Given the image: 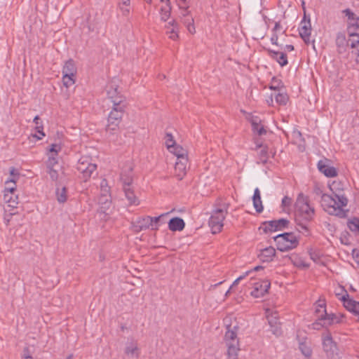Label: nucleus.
<instances>
[{"label":"nucleus","mask_w":359,"mask_h":359,"mask_svg":"<svg viewBox=\"0 0 359 359\" xmlns=\"http://www.w3.org/2000/svg\"><path fill=\"white\" fill-rule=\"evenodd\" d=\"M321 205L330 215L337 216L340 218L346 217V211L343 207L347 205L348 199L341 194L333 193L332 195L324 194L321 197Z\"/></svg>","instance_id":"obj_1"},{"label":"nucleus","mask_w":359,"mask_h":359,"mask_svg":"<svg viewBox=\"0 0 359 359\" xmlns=\"http://www.w3.org/2000/svg\"><path fill=\"white\" fill-rule=\"evenodd\" d=\"M230 327V326L227 327V331L224 335V342L227 347V355L229 359H236L238 353L240 351L239 341L236 332L238 327L234 326L233 330H231Z\"/></svg>","instance_id":"obj_2"},{"label":"nucleus","mask_w":359,"mask_h":359,"mask_svg":"<svg viewBox=\"0 0 359 359\" xmlns=\"http://www.w3.org/2000/svg\"><path fill=\"white\" fill-rule=\"evenodd\" d=\"M295 211L297 217L309 222L314 216V209L311 207L309 200L302 193L299 194L295 203Z\"/></svg>","instance_id":"obj_3"},{"label":"nucleus","mask_w":359,"mask_h":359,"mask_svg":"<svg viewBox=\"0 0 359 359\" xmlns=\"http://www.w3.org/2000/svg\"><path fill=\"white\" fill-rule=\"evenodd\" d=\"M277 249L281 252L288 251L295 248L299 241L292 233H283L274 236Z\"/></svg>","instance_id":"obj_4"},{"label":"nucleus","mask_w":359,"mask_h":359,"mask_svg":"<svg viewBox=\"0 0 359 359\" xmlns=\"http://www.w3.org/2000/svg\"><path fill=\"white\" fill-rule=\"evenodd\" d=\"M228 205L225 203L213 210L209 219V226L212 233L219 232L223 227V221L227 213Z\"/></svg>","instance_id":"obj_5"},{"label":"nucleus","mask_w":359,"mask_h":359,"mask_svg":"<svg viewBox=\"0 0 359 359\" xmlns=\"http://www.w3.org/2000/svg\"><path fill=\"white\" fill-rule=\"evenodd\" d=\"M127 105L128 104H123V106L111 107V110L109 112L107 118V125L106 127V130L107 132L112 133L118 129Z\"/></svg>","instance_id":"obj_6"},{"label":"nucleus","mask_w":359,"mask_h":359,"mask_svg":"<svg viewBox=\"0 0 359 359\" xmlns=\"http://www.w3.org/2000/svg\"><path fill=\"white\" fill-rule=\"evenodd\" d=\"M76 169L81 177L87 181L93 174H96L97 165L88 156H81L76 164Z\"/></svg>","instance_id":"obj_7"},{"label":"nucleus","mask_w":359,"mask_h":359,"mask_svg":"<svg viewBox=\"0 0 359 359\" xmlns=\"http://www.w3.org/2000/svg\"><path fill=\"white\" fill-rule=\"evenodd\" d=\"M118 86L116 81H111L106 87L107 97L112 103V107L128 104L126 97L118 90Z\"/></svg>","instance_id":"obj_8"},{"label":"nucleus","mask_w":359,"mask_h":359,"mask_svg":"<svg viewBox=\"0 0 359 359\" xmlns=\"http://www.w3.org/2000/svg\"><path fill=\"white\" fill-rule=\"evenodd\" d=\"M265 314L271 327V332L276 336L281 335L282 330L278 322V312L271 309H266Z\"/></svg>","instance_id":"obj_9"},{"label":"nucleus","mask_w":359,"mask_h":359,"mask_svg":"<svg viewBox=\"0 0 359 359\" xmlns=\"http://www.w3.org/2000/svg\"><path fill=\"white\" fill-rule=\"evenodd\" d=\"M323 346L327 356L331 359H334V356L337 354V345L328 332L323 335Z\"/></svg>","instance_id":"obj_10"},{"label":"nucleus","mask_w":359,"mask_h":359,"mask_svg":"<svg viewBox=\"0 0 359 359\" xmlns=\"http://www.w3.org/2000/svg\"><path fill=\"white\" fill-rule=\"evenodd\" d=\"M318 170L327 177H334L338 175L337 170L330 165L327 158L320 160L317 164Z\"/></svg>","instance_id":"obj_11"},{"label":"nucleus","mask_w":359,"mask_h":359,"mask_svg":"<svg viewBox=\"0 0 359 359\" xmlns=\"http://www.w3.org/2000/svg\"><path fill=\"white\" fill-rule=\"evenodd\" d=\"M289 224L287 219L281 218L277 220H271L265 222L263 225L264 226V231H281L286 228Z\"/></svg>","instance_id":"obj_12"},{"label":"nucleus","mask_w":359,"mask_h":359,"mask_svg":"<svg viewBox=\"0 0 359 359\" xmlns=\"http://www.w3.org/2000/svg\"><path fill=\"white\" fill-rule=\"evenodd\" d=\"M299 32L301 38L306 43H310V36L311 32V25L310 18L306 19V15L301 21Z\"/></svg>","instance_id":"obj_13"},{"label":"nucleus","mask_w":359,"mask_h":359,"mask_svg":"<svg viewBox=\"0 0 359 359\" xmlns=\"http://www.w3.org/2000/svg\"><path fill=\"white\" fill-rule=\"evenodd\" d=\"M270 283L269 280H265L254 283V289L251 292L252 296L255 298L263 297L270 288Z\"/></svg>","instance_id":"obj_14"},{"label":"nucleus","mask_w":359,"mask_h":359,"mask_svg":"<svg viewBox=\"0 0 359 359\" xmlns=\"http://www.w3.org/2000/svg\"><path fill=\"white\" fill-rule=\"evenodd\" d=\"M319 306L323 309V313H325L324 318L322 320H325V323L330 326L334 323H340L341 318H344V315L340 314L339 316L334 313H327L325 309V303L322 302Z\"/></svg>","instance_id":"obj_15"},{"label":"nucleus","mask_w":359,"mask_h":359,"mask_svg":"<svg viewBox=\"0 0 359 359\" xmlns=\"http://www.w3.org/2000/svg\"><path fill=\"white\" fill-rule=\"evenodd\" d=\"M124 352L126 355L131 358H138L140 355V349L138 347L137 341L131 340L128 341Z\"/></svg>","instance_id":"obj_16"},{"label":"nucleus","mask_w":359,"mask_h":359,"mask_svg":"<svg viewBox=\"0 0 359 359\" xmlns=\"http://www.w3.org/2000/svg\"><path fill=\"white\" fill-rule=\"evenodd\" d=\"M133 227L135 231L137 232L146 230L150 227H151V229H154V228L152 227V217L147 216L138 219L134 223ZM155 229H157V227H155Z\"/></svg>","instance_id":"obj_17"},{"label":"nucleus","mask_w":359,"mask_h":359,"mask_svg":"<svg viewBox=\"0 0 359 359\" xmlns=\"http://www.w3.org/2000/svg\"><path fill=\"white\" fill-rule=\"evenodd\" d=\"M187 164L188 157H182L181 159H177L175 165V175L179 180H182L186 175Z\"/></svg>","instance_id":"obj_18"},{"label":"nucleus","mask_w":359,"mask_h":359,"mask_svg":"<svg viewBox=\"0 0 359 359\" xmlns=\"http://www.w3.org/2000/svg\"><path fill=\"white\" fill-rule=\"evenodd\" d=\"M165 33L169 38L172 40H177L178 38L179 24L175 20H172L165 25Z\"/></svg>","instance_id":"obj_19"},{"label":"nucleus","mask_w":359,"mask_h":359,"mask_svg":"<svg viewBox=\"0 0 359 359\" xmlns=\"http://www.w3.org/2000/svg\"><path fill=\"white\" fill-rule=\"evenodd\" d=\"M132 170L133 168L130 165L122 170L120 175V180L122 182L123 187L132 186L133 182Z\"/></svg>","instance_id":"obj_20"},{"label":"nucleus","mask_w":359,"mask_h":359,"mask_svg":"<svg viewBox=\"0 0 359 359\" xmlns=\"http://www.w3.org/2000/svg\"><path fill=\"white\" fill-rule=\"evenodd\" d=\"M335 43L337 47V50L339 53H343L346 51V48L348 46V41L346 40L345 34L338 32L337 34Z\"/></svg>","instance_id":"obj_21"},{"label":"nucleus","mask_w":359,"mask_h":359,"mask_svg":"<svg viewBox=\"0 0 359 359\" xmlns=\"http://www.w3.org/2000/svg\"><path fill=\"white\" fill-rule=\"evenodd\" d=\"M267 51L269 56L273 60H276L281 67H284L287 65L288 62L285 53L283 52L275 51L271 49H268Z\"/></svg>","instance_id":"obj_22"},{"label":"nucleus","mask_w":359,"mask_h":359,"mask_svg":"<svg viewBox=\"0 0 359 359\" xmlns=\"http://www.w3.org/2000/svg\"><path fill=\"white\" fill-rule=\"evenodd\" d=\"M98 203L100 205L99 211L100 213L107 215V211L111 208V195L100 196Z\"/></svg>","instance_id":"obj_23"},{"label":"nucleus","mask_w":359,"mask_h":359,"mask_svg":"<svg viewBox=\"0 0 359 359\" xmlns=\"http://www.w3.org/2000/svg\"><path fill=\"white\" fill-rule=\"evenodd\" d=\"M125 196L128 201L129 205H137L140 203L139 199L136 196L132 186L123 187Z\"/></svg>","instance_id":"obj_24"},{"label":"nucleus","mask_w":359,"mask_h":359,"mask_svg":"<svg viewBox=\"0 0 359 359\" xmlns=\"http://www.w3.org/2000/svg\"><path fill=\"white\" fill-rule=\"evenodd\" d=\"M276 255V250L273 247H268L261 250L259 258L263 262H269Z\"/></svg>","instance_id":"obj_25"},{"label":"nucleus","mask_w":359,"mask_h":359,"mask_svg":"<svg viewBox=\"0 0 359 359\" xmlns=\"http://www.w3.org/2000/svg\"><path fill=\"white\" fill-rule=\"evenodd\" d=\"M185 223L180 217L172 218L168 222V228L172 231H180L184 229Z\"/></svg>","instance_id":"obj_26"},{"label":"nucleus","mask_w":359,"mask_h":359,"mask_svg":"<svg viewBox=\"0 0 359 359\" xmlns=\"http://www.w3.org/2000/svg\"><path fill=\"white\" fill-rule=\"evenodd\" d=\"M253 205L256 211L259 213L263 211L264 207L261 199L260 191L258 188H256L254 191V195L252 196Z\"/></svg>","instance_id":"obj_27"},{"label":"nucleus","mask_w":359,"mask_h":359,"mask_svg":"<svg viewBox=\"0 0 359 359\" xmlns=\"http://www.w3.org/2000/svg\"><path fill=\"white\" fill-rule=\"evenodd\" d=\"M76 73V68L73 60H67L62 69L63 74H69L70 76H75Z\"/></svg>","instance_id":"obj_28"},{"label":"nucleus","mask_w":359,"mask_h":359,"mask_svg":"<svg viewBox=\"0 0 359 359\" xmlns=\"http://www.w3.org/2000/svg\"><path fill=\"white\" fill-rule=\"evenodd\" d=\"M352 29H359V18H355V20L350 21L347 27V32L350 37L358 36L359 33L352 32Z\"/></svg>","instance_id":"obj_29"},{"label":"nucleus","mask_w":359,"mask_h":359,"mask_svg":"<svg viewBox=\"0 0 359 359\" xmlns=\"http://www.w3.org/2000/svg\"><path fill=\"white\" fill-rule=\"evenodd\" d=\"M273 97H275L276 102L279 105H285L288 101V96L285 93H275L274 94L271 95V101L273 102Z\"/></svg>","instance_id":"obj_30"},{"label":"nucleus","mask_w":359,"mask_h":359,"mask_svg":"<svg viewBox=\"0 0 359 359\" xmlns=\"http://www.w3.org/2000/svg\"><path fill=\"white\" fill-rule=\"evenodd\" d=\"M169 151L177 157V159H181L182 157H187V151L180 145L176 144Z\"/></svg>","instance_id":"obj_31"},{"label":"nucleus","mask_w":359,"mask_h":359,"mask_svg":"<svg viewBox=\"0 0 359 359\" xmlns=\"http://www.w3.org/2000/svg\"><path fill=\"white\" fill-rule=\"evenodd\" d=\"M259 161L263 164H265L267 162L269 157V148L266 146H259Z\"/></svg>","instance_id":"obj_32"},{"label":"nucleus","mask_w":359,"mask_h":359,"mask_svg":"<svg viewBox=\"0 0 359 359\" xmlns=\"http://www.w3.org/2000/svg\"><path fill=\"white\" fill-rule=\"evenodd\" d=\"M4 199L12 208H15L18 203V196L14 194L4 193Z\"/></svg>","instance_id":"obj_33"},{"label":"nucleus","mask_w":359,"mask_h":359,"mask_svg":"<svg viewBox=\"0 0 359 359\" xmlns=\"http://www.w3.org/2000/svg\"><path fill=\"white\" fill-rule=\"evenodd\" d=\"M171 14V6L170 4H166L165 6H162L160 10L161 20L166 22Z\"/></svg>","instance_id":"obj_34"},{"label":"nucleus","mask_w":359,"mask_h":359,"mask_svg":"<svg viewBox=\"0 0 359 359\" xmlns=\"http://www.w3.org/2000/svg\"><path fill=\"white\" fill-rule=\"evenodd\" d=\"M182 22L184 24V25L187 27V29L189 33L194 34L195 33V27L194 25V18L192 16H188L187 18H184L181 19Z\"/></svg>","instance_id":"obj_35"},{"label":"nucleus","mask_w":359,"mask_h":359,"mask_svg":"<svg viewBox=\"0 0 359 359\" xmlns=\"http://www.w3.org/2000/svg\"><path fill=\"white\" fill-rule=\"evenodd\" d=\"M323 318V313L318 316V319L316 320V321L311 324L312 328L318 330L322 327H328V325L325 323V320H322V318Z\"/></svg>","instance_id":"obj_36"},{"label":"nucleus","mask_w":359,"mask_h":359,"mask_svg":"<svg viewBox=\"0 0 359 359\" xmlns=\"http://www.w3.org/2000/svg\"><path fill=\"white\" fill-rule=\"evenodd\" d=\"M178 6L180 9L181 10L180 17L181 19H183L184 18H187L188 16H190V12L188 11L189 5H188V1L186 2L185 4H184L182 1H178Z\"/></svg>","instance_id":"obj_37"},{"label":"nucleus","mask_w":359,"mask_h":359,"mask_svg":"<svg viewBox=\"0 0 359 359\" xmlns=\"http://www.w3.org/2000/svg\"><path fill=\"white\" fill-rule=\"evenodd\" d=\"M57 200L59 203H65L67 201V189L62 187L61 189L59 188L56 190Z\"/></svg>","instance_id":"obj_38"},{"label":"nucleus","mask_w":359,"mask_h":359,"mask_svg":"<svg viewBox=\"0 0 359 359\" xmlns=\"http://www.w3.org/2000/svg\"><path fill=\"white\" fill-rule=\"evenodd\" d=\"M290 259L292 262L298 267L307 268L309 267V264H306L304 260L301 258L298 257L297 255H292L290 257Z\"/></svg>","instance_id":"obj_39"},{"label":"nucleus","mask_w":359,"mask_h":359,"mask_svg":"<svg viewBox=\"0 0 359 359\" xmlns=\"http://www.w3.org/2000/svg\"><path fill=\"white\" fill-rule=\"evenodd\" d=\"M111 195L110 187L108 185L107 180L103 179L100 183V196Z\"/></svg>","instance_id":"obj_40"},{"label":"nucleus","mask_w":359,"mask_h":359,"mask_svg":"<svg viewBox=\"0 0 359 359\" xmlns=\"http://www.w3.org/2000/svg\"><path fill=\"white\" fill-rule=\"evenodd\" d=\"M62 81L65 86L69 88L75 83V76H70L69 74H63Z\"/></svg>","instance_id":"obj_41"},{"label":"nucleus","mask_w":359,"mask_h":359,"mask_svg":"<svg viewBox=\"0 0 359 359\" xmlns=\"http://www.w3.org/2000/svg\"><path fill=\"white\" fill-rule=\"evenodd\" d=\"M299 349L302 352V353L306 358L311 357L312 354V351L311 348L307 346L305 343H300L299 344Z\"/></svg>","instance_id":"obj_42"},{"label":"nucleus","mask_w":359,"mask_h":359,"mask_svg":"<svg viewBox=\"0 0 359 359\" xmlns=\"http://www.w3.org/2000/svg\"><path fill=\"white\" fill-rule=\"evenodd\" d=\"M59 167L57 160L54 155L50 156L46 162V168H53Z\"/></svg>","instance_id":"obj_43"},{"label":"nucleus","mask_w":359,"mask_h":359,"mask_svg":"<svg viewBox=\"0 0 359 359\" xmlns=\"http://www.w3.org/2000/svg\"><path fill=\"white\" fill-rule=\"evenodd\" d=\"M10 175L11 176L6 182V184H15L16 182L17 179L19 177V174L17 170L12 168L10 170Z\"/></svg>","instance_id":"obj_44"},{"label":"nucleus","mask_w":359,"mask_h":359,"mask_svg":"<svg viewBox=\"0 0 359 359\" xmlns=\"http://www.w3.org/2000/svg\"><path fill=\"white\" fill-rule=\"evenodd\" d=\"M165 144L168 150L172 149V147L176 145L173 136L170 133L166 134Z\"/></svg>","instance_id":"obj_45"},{"label":"nucleus","mask_w":359,"mask_h":359,"mask_svg":"<svg viewBox=\"0 0 359 359\" xmlns=\"http://www.w3.org/2000/svg\"><path fill=\"white\" fill-rule=\"evenodd\" d=\"M47 172L49 174L50 177L53 181H57L58 179V170L57 168H48Z\"/></svg>","instance_id":"obj_46"},{"label":"nucleus","mask_w":359,"mask_h":359,"mask_svg":"<svg viewBox=\"0 0 359 359\" xmlns=\"http://www.w3.org/2000/svg\"><path fill=\"white\" fill-rule=\"evenodd\" d=\"M252 129L254 133H257L259 135H263L266 133V130L264 129V126L261 125V123L257 124V126H252Z\"/></svg>","instance_id":"obj_47"},{"label":"nucleus","mask_w":359,"mask_h":359,"mask_svg":"<svg viewBox=\"0 0 359 359\" xmlns=\"http://www.w3.org/2000/svg\"><path fill=\"white\" fill-rule=\"evenodd\" d=\"M33 122L35 123V130L36 132H40L41 130H43V123L41 121L39 116L37 115L34 118Z\"/></svg>","instance_id":"obj_48"},{"label":"nucleus","mask_w":359,"mask_h":359,"mask_svg":"<svg viewBox=\"0 0 359 359\" xmlns=\"http://www.w3.org/2000/svg\"><path fill=\"white\" fill-rule=\"evenodd\" d=\"M353 37H356V39H349L348 41V46H351V48H356V50H358V48H359V34L358 36H354Z\"/></svg>","instance_id":"obj_49"},{"label":"nucleus","mask_w":359,"mask_h":359,"mask_svg":"<svg viewBox=\"0 0 359 359\" xmlns=\"http://www.w3.org/2000/svg\"><path fill=\"white\" fill-rule=\"evenodd\" d=\"M247 118L251 123L252 126H257V124L261 123L262 121L259 117L253 115H249Z\"/></svg>","instance_id":"obj_50"},{"label":"nucleus","mask_w":359,"mask_h":359,"mask_svg":"<svg viewBox=\"0 0 359 359\" xmlns=\"http://www.w3.org/2000/svg\"><path fill=\"white\" fill-rule=\"evenodd\" d=\"M130 4H121L119 1V8L124 15H128L130 13V8H129Z\"/></svg>","instance_id":"obj_51"},{"label":"nucleus","mask_w":359,"mask_h":359,"mask_svg":"<svg viewBox=\"0 0 359 359\" xmlns=\"http://www.w3.org/2000/svg\"><path fill=\"white\" fill-rule=\"evenodd\" d=\"M343 13L345 14V15L348 18V19L350 21L355 20V15L351 9L346 8V9L344 10Z\"/></svg>","instance_id":"obj_52"},{"label":"nucleus","mask_w":359,"mask_h":359,"mask_svg":"<svg viewBox=\"0 0 359 359\" xmlns=\"http://www.w3.org/2000/svg\"><path fill=\"white\" fill-rule=\"evenodd\" d=\"M291 203H292V198L288 196H285L282 199L281 205L284 208L290 207L291 205Z\"/></svg>","instance_id":"obj_53"},{"label":"nucleus","mask_w":359,"mask_h":359,"mask_svg":"<svg viewBox=\"0 0 359 359\" xmlns=\"http://www.w3.org/2000/svg\"><path fill=\"white\" fill-rule=\"evenodd\" d=\"M61 149V147L60 145L57 144H51L50 146V148L49 149V151L51 152V153H55V156H57L58 152L60 151Z\"/></svg>","instance_id":"obj_54"},{"label":"nucleus","mask_w":359,"mask_h":359,"mask_svg":"<svg viewBox=\"0 0 359 359\" xmlns=\"http://www.w3.org/2000/svg\"><path fill=\"white\" fill-rule=\"evenodd\" d=\"M7 187L4 189V193H10L11 194H13L15 191V183L12 184V185H10L11 184H6Z\"/></svg>","instance_id":"obj_55"},{"label":"nucleus","mask_w":359,"mask_h":359,"mask_svg":"<svg viewBox=\"0 0 359 359\" xmlns=\"http://www.w3.org/2000/svg\"><path fill=\"white\" fill-rule=\"evenodd\" d=\"M251 272V271H246L243 275L239 276L238 278H237L233 283V284L231 285V288H232L233 287H234L235 285H238V283L243 280L245 276H247Z\"/></svg>","instance_id":"obj_56"},{"label":"nucleus","mask_w":359,"mask_h":359,"mask_svg":"<svg viewBox=\"0 0 359 359\" xmlns=\"http://www.w3.org/2000/svg\"><path fill=\"white\" fill-rule=\"evenodd\" d=\"M298 226H299V228H297V230L299 232H301L302 233H308L309 232L308 228H307L306 224H298Z\"/></svg>","instance_id":"obj_57"},{"label":"nucleus","mask_w":359,"mask_h":359,"mask_svg":"<svg viewBox=\"0 0 359 359\" xmlns=\"http://www.w3.org/2000/svg\"><path fill=\"white\" fill-rule=\"evenodd\" d=\"M168 214H169V212H166L164 214H161V215H159L158 217H152V226L154 225V224H156L158 222H160L161 217L166 216Z\"/></svg>","instance_id":"obj_58"},{"label":"nucleus","mask_w":359,"mask_h":359,"mask_svg":"<svg viewBox=\"0 0 359 359\" xmlns=\"http://www.w3.org/2000/svg\"><path fill=\"white\" fill-rule=\"evenodd\" d=\"M278 34L276 33H273L272 36L271 37V42L273 44L278 46Z\"/></svg>","instance_id":"obj_59"},{"label":"nucleus","mask_w":359,"mask_h":359,"mask_svg":"<svg viewBox=\"0 0 359 359\" xmlns=\"http://www.w3.org/2000/svg\"><path fill=\"white\" fill-rule=\"evenodd\" d=\"M282 26L280 25V23L279 22H276L275 26L273 29V32L274 33H276L277 32H279L282 30Z\"/></svg>","instance_id":"obj_60"},{"label":"nucleus","mask_w":359,"mask_h":359,"mask_svg":"<svg viewBox=\"0 0 359 359\" xmlns=\"http://www.w3.org/2000/svg\"><path fill=\"white\" fill-rule=\"evenodd\" d=\"M322 302H324L323 301H319L318 302V305H317V308L316 309V313H317L318 316L320 315V314H323V309H321V307L319 306V304ZM323 315H325V313H323Z\"/></svg>","instance_id":"obj_61"},{"label":"nucleus","mask_w":359,"mask_h":359,"mask_svg":"<svg viewBox=\"0 0 359 359\" xmlns=\"http://www.w3.org/2000/svg\"><path fill=\"white\" fill-rule=\"evenodd\" d=\"M23 357L25 358V359H32V357L31 355H29V351H28L27 348H25Z\"/></svg>","instance_id":"obj_62"},{"label":"nucleus","mask_w":359,"mask_h":359,"mask_svg":"<svg viewBox=\"0 0 359 359\" xmlns=\"http://www.w3.org/2000/svg\"><path fill=\"white\" fill-rule=\"evenodd\" d=\"M39 133V135H35V137L38 139V140H41L43 138V137L45 136V133L43 132V130H41L40 132H37Z\"/></svg>","instance_id":"obj_63"},{"label":"nucleus","mask_w":359,"mask_h":359,"mask_svg":"<svg viewBox=\"0 0 359 359\" xmlns=\"http://www.w3.org/2000/svg\"><path fill=\"white\" fill-rule=\"evenodd\" d=\"M353 257L355 259L358 264H359V252L353 250Z\"/></svg>","instance_id":"obj_64"}]
</instances>
